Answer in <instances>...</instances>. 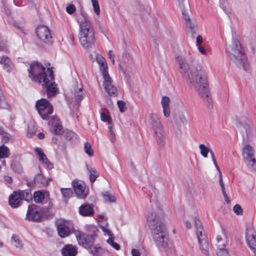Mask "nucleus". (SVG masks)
I'll list each match as a JSON object with an SVG mask.
<instances>
[{
  "label": "nucleus",
  "mask_w": 256,
  "mask_h": 256,
  "mask_svg": "<svg viewBox=\"0 0 256 256\" xmlns=\"http://www.w3.org/2000/svg\"><path fill=\"white\" fill-rule=\"evenodd\" d=\"M175 58L178 65V70L183 78L192 84L208 108H212V100L210 96L208 76L205 71L200 66L190 68L185 58L182 56L177 54Z\"/></svg>",
  "instance_id": "f257e3e1"
},
{
  "label": "nucleus",
  "mask_w": 256,
  "mask_h": 256,
  "mask_svg": "<svg viewBox=\"0 0 256 256\" xmlns=\"http://www.w3.org/2000/svg\"><path fill=\"white\" fill-rule=\"evenodd\" d=\"M165 218L163 210L158 206L153 207L147 216V222L152 238L159 248H166L168 245V237L164 225Z\"/></svg>",
  "instance_id": "f03ea898"
},
{
  "label": "nucleus",
  "mask_w": 256,
  "mask_h": 256,
  "mask_svg": "<svg viewBox=\"0 0 256 256\" xmlns=\"http://www.w3.org/2000/svg\"><path fill=\"white\" fill-rule=\"evenodd\" d=\"M76 20L79 24L78 38L84 48H89L94 44V32L93 26L86 14L81 10L76 14Z\"/></svg>",
  "instance_id": "7ed1b4c3"
},
{
  "label": "nucleus",
  "mask_w": 256,
  "mask_h": 256,
  "mask_svg": "<svg viewBox=\"0 0 256 256\" xmlns=\"http://www.w3.org/2000/svg\"><path fill=\"white\" fill-rule=\"evenodd\" d=\"M231 60L240 68L247 70L249 64L241 44L236 38H232V42L226 48Z\"/></svg>",
  "instance_id": "20e7f679"
},
{
  "label": "nucleus",
  "mask_w": 256,
  "mask_h": 256,
  "mask_svg": "<svg viewBox=\"0 0 256 256\" xmlns=\"http://www.w3.org/2000/svg\"><path fill=\"white\" fill-rule=\"evenodd\" d=\"M96 60L99 65L100 71L101 72L104 80L102 86L110 96H116L118 95V90L116 87L112 84V78L108 73V66L105 58L100 54H97Z\"/></svg>",
  "instance_id": "39448f33"
},
{
  "label": "nucleus",
  "mask_w": 256,
  "mask_h": 256,
  "mask_svg": "<svg viewBox=\"0 0 256 256\" xmlns=\"http://www.w3.org/2000/svg\"><path fill=\"white\" fill-rule=\"evenodd\" d=\"M29 76L32 80L38 82L40 83L46 84L54 78L52 70L45 68L38 62H34L28 70Z\"/></svg>",
  "instance_id": "423d86ee"
},
{
  "label": "nucleus",
  "mask_w": 256,
  "mask_h": 256,
  "mask_svg": "<svg viewBox=\"0 0 256 256\" xmlns=\"http://www.w3.org/2000/svg\"><path fill=\"white\" fill-rule=\"evenodd\" d=\"M148 122L157 144L160 146H164L166 142V137L160 117L156 114L151 113L149 115Z\"/></svg>",
  "instance_id": "0eeeda50"
},
{
  "label": "nucleus",
  "mask_w": 256,
  "mask_h": 256,
  "mask_svg": "<svg viewBox=\"0 0 256 256\" xmlns=\"http://www.w3.org/2000/svg\"><path fill=\"white\" fill-rule=\"evenodd\" d=\"M254 152V148L250 144H246L242 148V156L244 162L252 172L256 170V160Z\"/></svg>",
  "instance_id": "6e6552de"
},
{
  "label": "nucleus",
  "mask_w": 256,
  "mask_h": 256,
  "mask_svg": "<svg viewBox=\"0 0 256 256\" xmlns=\"http://www.w3.org/2000/svg\"><path fill=\"white\" fill-rule=\"evenodd\" d=\"M236 124L242 134L244 141L246 142L250 141L252 136V129L248 119L246 117L238 118Z\"/></svg>",
  "instance_id": "1a4fd4ad"
},
{
  "label": "nucleus",
  "mask_w": 256,
  "mask_h": 256,
  "mask_svg": "<svg viewBox=\"0 0 256 256\" xmlns=\"http://www.w3.org/2000/svg\"><path fill=\"white\" fill-rule=\"evenodd\" d=\"M38 114L44 120H48L49 115L53 112V106L46 99L42 98L38 100L36 104Z\"/></svg>",
  "instance_id": "9d476101"
},
{
  "label": "nucleus",
  "mask_w": 256,
  "mask_h": 256,
  "mask_svg": "<svg viewBox=\"0 0 256 256\" xmlns=\"http://www.w3.org/2000/svg\"><path fill=\"white\" fill-rule=\"evenodd\" d=\"M36 32L39 40L42 42L50 44L54 42V36L50 30L44 25L38 26Z\"/></svg>",
  "instance_id": "9b49d317"
},
{
  "label": "nucleus",
  "mask_w": 256,
  "mask_h": 256,
  "mask_svg": "<svg viewBox=\"0 0 256 256\" xmlns=\"http://www.w3.org/2000/svg\"><path fill=\"white\" fill-rule=\"evenodd\" d=\"M181 11L182 14V18L185 20L186 28L188 29L189 32L192 34V36H194L196 34L197 25L196 20H192L190 16L189 4L186 3L185 8H182Z\"/></svg>",
  "instance_id": "f8f14e48"
},
{
  "label": "nucleus",
  "mask_w": 256,
  "mask_h": 256,
  "mask_svg": "<svg viewBox=\"0 0 256 256\" xmlns=\"http://www.w3.org/2000/svg\"><path fill=\"white\" fill-rule=\"evenodd\" d=\"M74 233L76 238L78 244L86 248H88L94 244V237L96 234H86L82 232L75 230Z\"/></svg>",
  "instance_id": "ddd939ff"
},
{
  "label": "nucleus",
  "mask_w": 256,
  "mask_h": 256,
  "mask_svg": "<svg viewBox=\"0 0 256 256\" xmlns=\"http://www.w3.org/2000/svg\"><path fill=\"white\" fill-rule=\"evenodd\" d=\"M58 235L62 238L68 236L71 232L70 228L72 224L70 221L60 219L56 223Z\"/></svg>",
  "instance_id": "4468645a"
},
{
  "label": "nucleus",
  "mask_w": 256,
  "mask_h": 256,
  "mask_svg": "<svg viewBox=\"0 0 256 256\" xmlns=\"http://www.w3.org/2000/svg\"><path fill=\"white\" fill-rule=\"evenodd\" d=\"M44 211L36 205L29 206L26 214V219L29 220L38 222L44 214Z\"/></svg>",
  "instance_id": "2eb2a0df"
},
{
  "label": "nucleus",
  "mask_w": 256,
  "mask_h": 256,
  "mask_svg": "<svg viewBox=\"0 0 256 256\" xmlns=\"http://www.w3.org/2000/svg\"><path fill=\"white\" fill-rule=\"evenodd\" d=\"M246 242L256 256V232L252 228H248L246 233Z\"/></svg>",
  "instance_id": "dca6fc26"
},
{
  "label": "nucleus",
  "mask_w": 256,
  "mask_h": 256,
  "mask_svg": "<svg viewBox=\"0 0 256 256\" xmlns=\"http://www.w3.org/2000/svg\"><path fill=\"white\" fill-rule=\"evenodd\" d=\"M73 188L74 190L78 197L80 198H84L86 195L84 194L85 190V185L82 182L79 181H73Z\"/></svg>",
  "instance_id": "f3484780"
},
{
  "label": "nucleus",
  "mask_w": 256,
  "mask_h": 256,
  "mask_svg": "<svg viewBox=\"0 0 256 256\" xmlns=\"http://www.w3.org/2000/svg\"><path fill=\"white\" fill-rule=\"evenodd\" d=\"M48 124L52 126L56 134H60L63 132L62 126L60 124L59 118L56 116H52L49 121Z\"/></svg>",
  "instance_id": "a211bd4d"
},
{
  "label": "nucleus",
  "mask_w": 256,
  "mask_h": 256,
  "mask_svg": "<svg viewBox=\"0 0 256 256\" xmlns=\"http://www.w3.org/2000/svg\"><path fill=\"white\" fill-rule=\"evenodd\" d=\"M22 199L18 192H14L9 198V204L12 208H16L21 204Z\"/></svg>",
  "instance_id": "6ab92c4d"
},
{
  "label": "nucleus",
  "mask_w": 256,
  "mask_h": 256,
  "mask_svg": "<svg viewBox=\"0 0 256 256\" xmlns=\"http://www.w3.org/2000/svg\"><path fill=\"white\" fill-rule=\"evenodd\" d=\"M61 252L63 256H76L77 254V248L76 246L71 244H68L62 248Z\"/></svg>",
  "instance_id": "aec40b11"
},
{
  "label": "nucleus",
  "mask_w": 256,
  "mask_h": 256,
  "mask_svg": "<svg viewBox=\"0 0 256 256\" xmlns=\"http://www.w3.org/2000/svg\"><path fill=\"white\" fill-rule=\"evenodd\" d=\"M53 80H49L46 84L42 82V86H44L46 88V93L48 98H50L54 96L56 94L57 88L55 83L53 82Z\"/></svg>",
  "instance_id": "412c9836"
},
{
  "label": "nucleus",
  "mask_w": 256,
  "mask_h": 256,
  "mask_svg": "<svg viewBox=\"0 0 256 256\" xmlns=\"http://www.w3.org/2000/svg\"><path fill=\"white\" fill-rule=\"evenodd\" d=\"M170 99L168 97L164 96L162 98L161 104L162 108L164 115L165 117L168 118L170 116Z\"/></svg>",
  "instance_id": "4be33fe9"
},
{
  "label": "nucleus",
  "mask_w": 256,
  "mask_h": 256,
  "mask_svg": "<svg viewBox=\"0 0 256 256\" xmlns=\"http://www.w3.org/2000/svg\"><path fill=\"white\" fill-rule=\"evenodd\" d=\"M79 212L82 216H92L94 212L93 208L88 204L81 206L79 208Z\"/></svg>",
  "instance_id": "5701e85b"
},
{
  "label": "nucleus",
  "mask_w": 256,
  "mask_h": 256,
  "mask_svg": "<svg viewBox=\"0 0 256 256\" xmlns=\"http://www.w3.org/2000/svg\"><path fill=\"white\" fill-rule=\"evenodd\" d=\"M0 63L3 65L4 68L8 72H10L12 64L10 58L6 56H3L1 58Z\"/></svg>",
  "instance_id": "b1692460"
},
{
  "label": "nucleus",
  "mask_w": 256,
  "mask_h": 256,
  "mask_svg": "<svg viewBox=\"0 0 256 256\" xmlns=\"http://www.w3.org/2000/svg\"><path fill=\"white\" fill-rule=\"evenodd\" d=\"M74 94L76 100L77 102H80L84 97V93L83 91L82 87L81 86H79L77 85L74 89Z\"/></svg>",
  "instance_id": "393cba45"
},
{
  "label": "nucleus",
  "mask_w": 256,
  "mask_h": 256,
  "mask_svg": "<svg viewBox=\"0 0 256 256\" xmlns=\"http://www.w3.org/2000/svg\"><path fill=\"white\" fill-rule=\"evenodd\" d=\"M12 244L15 248L22 250L24 244L20 236L16 234H13L11 238Z\"/></svg>",
  "instance_id": "a878e982"
},
{
  "label": "nucleus",
  "mask_w": 256,
  "mask_h": 256,
  "mask_svg": "<svg viewBox=\"0 0 256 256\" xmlns=\"http://www.w3.org/2000/svg\"><path fill=\"white\" fill-rule=\"evenodd\" d=\"M87 170L89 172L90 180L92 183H94L99 176V174L95 168L88 165L87 166Z\"/></svg>",
  "instance_id": "bb28decb"
},
{
  "label": "nucleus",
  "mask_w": 256,
  "mask_h": 256,
  "mask_svg": "<svg viewBox=\"0 0 256 256\" xmlns=\"http://www.w3.org/2000/svg\"><path fill=\"white\" fill-rule=\"evenodd\" d=\"M10 156V150L8 147L2 145L0 146V158H7Z\"/></svg>",
  "instance_id": "cd10ccee"
},
{
  "label": "nucleus",
  "mask_w": 256,
  "mask_h": 256,
  "mask_svg": "<svg viewBox=\"0 0 256 256\" xmlns=\"http://www.w3.org/2000/svg\"><path fill=\"white\" fill-rule=\"evenodd\" d=\"M198 148L200 150V153L201 155L204 158H207L208 153L210 152V148L206 146L204 144H200Z\"/></svg>",
  "instance_id": "c85d7f7f"
},
{
  "label": "nucleus",
  "mask_w": 256,
  "mask_h": 256,
  "mask_svg": "<svg viewBox=\"0 0 256 256\" xmlns=\"http://www.w3.org/2000/svg\"><path fill=\"white\" fill-rule=\"evenodd\" d=\"M34 180L36 184H41L44 186L48 184V180H46L41 174H36L34 178Z\"/></svg>",
  "instance_id": "c756f323"
},
{
  "label": "nucleus",
  "mask_w": 256,
  "mask_h": 256,
  "mask_svg": "<svg viewBox=\"0 0 256 256\" xmlns=\"http://www.w3.org/2000/svg\"><path fill=\"white\" fill-rule=\"evenodd\" d=\"M196 234L200 246H201V244H202V241L205 240V235L204 234V228H200V230H196Z\"/></svg>",
  "instance_id": "7c9ffc66"
},
{
  "label": "nucleus",
  "mask_w": 256,
  "mask_h": 256,
  "mask_svg": "<svg viewBox=\"0 0 256 256\" xmlns=\"http://www.w3.org/2000/svg\"><path fill=\"white\" fill-rule=\"evenodd\" d=\"M18 192L20 195L22 200L28 201L32 200V194L28 190L19 191Z\"/></svg>",
  "instance_id": "2f4dec72"
},
{
  "label": "nucleus",
  "mask_w": 256,
  "mask_h": 256,
  "mask_svg": "<svg viewBox=\"0 0 256 256\" xmlns=\"http://www.w3.org/2000/svg\"><path fill=\"white\" fill-rule=\"evenodd\" d=\"M44 198V194L40 192H36L34 194V201L36 203L41 202Z\"/></svg>",
  "instance_id": "473e14b6"
},
{
  "label": "nucleus",
  "mask_w": 256,
  "mask_h": 256,
  "mask_svg": "<svg viewBox=\"0 0 256 256\" xmlns=\"http://www.w3.org/2000/svg\"><path fill=\"white\" fill-rule=\"evenodd\" d=\"M84 152L89 156H94V150L92 148L91 145L88 142L84 144Z\"/></svg>",
  "instance_id": "72a5a7b5"
},
{
  "label": "nucleus",
  "mask_w": 256,
  "mask_h": 256,
  "mask_svg": "<svg viewBox=\"0 0 256 256\" xmlns=\"http://www.w3.org/2000/svg\"><path fill=\"white\" fill-rule=\"evenodd\" d=\"M35 152L39 156V160L42 162L47 158L46 154L44 153L43 150L39 148H35Z\"/></svg>",
  "instance_id": "f704fd0d"
},
{
  "label": "nucleus",
  "mask_w": 256,
  "mask_h": 256,
  "mask_svg": "<svg viewBox=\"0 0 256 256\" xmlns=\"http://www.w3.org/2000/svg\"><path fill=\"white\" fill-rule=\"evenodd\" d=\"M60 191L63 197L64 198H69L72 194V191L70 188H62Z\"/></svg>",
  "instance_id": "c9c22d12"
},
{
  "label": "nucleus",
  "mask_w": 256,
  "mask_h": 256,
  "mask_svg": "<svg viewBox=\"0 0 256 256\" xmlns=\"http://www.w3.org/2000/svg\"><path fill=\"white\" fill-rule=\"evenodd\" d=\"M36 132V128L34 124H30L28 126L27 132V136L31 138L34 136Z\"/></svg>",
  "instance_id": "e433bc0d"
},
{
  "label": "nucleus",
  "mask_w": 256,
  "mask_h": 256,
  "mask_svg": "<svg viewBox=\"0 0 256 256\" xmlns=\"http://www.w3.org/2000/svg\"><path fill=\"white\" fill-rule=\"evenodd\" d=\"M102 196H104V199L106 202H114L116 201L114 196L113 195L109 194L108 192L104 193L102 194Z\"/></svg>",
  "instance_id": "4c0bfd02"
},
{
  "label": "nucleus",
  "mask_w": 256,
  "mask_h": 256,
  "mask_svg": "<svg viewBox=\"0 0 256 256\" xmlns=\"http://www.w3.org/2000/svg\"><path fill=\"white\" fill-rule=\"evenodd\" d=\"M108 129L110 130V139L112 142H114L116 138L114 132L112 130V124L108 122Z\"/></svg>",
  "instance_id": "58836bf2"
},
{
  "label": "nucleus",
  "mask_w": 256,
  "mask_h": 256,
  "mask_svg": "<svg viewBox=\"0 0 256 256\" xmlns=\"http://www.w3.org/2000/svg\"><path fill=\"white\" fill-rule=\"evenodd\" d=\"M176 122H180L181 124H182L184 126H185L187 124L188 120L184 114H180L176 116Z\"/></svg>",
  "instance_id": "ea45409f"
},
{
  "label": "nucleus",
  "mask_w": 256,
  "mask_h": 256,
  "mask_svg": "<svg viewBox=\"0 0 256 256\" xmlns=\"http://www.w3.org/2000/svg\"><path fill=\"white\" fill-rule=\"evenodd\" d=\"M107 242L110 244L112 248H114L115 250H118L120 249V246L114 242V236H110L107 240Z\"/></svg>",
  "instance_id": "a19ab883"
},
{
  "label": "nucleus",
  "mask_w": 256,
  "mask_h": 256,
  "mask_svg": "<svg viewBox=\"0 0 256 256\" xmlns=\"http://www.w3.org/2000/svg\"><path fill=\"white\" fill-rule=\"evenodd\" d=\"M11 167L15 172H17L18 173L20 174L22 172V169L20 165L18 162H13L11 164Z\"/></svg>",
  "instance_id": "79ce46f5"
},
{
  "label": "nucleus",
  "mask_w": 256,
  "mask_h": 256,
  "mask_svg": "<svg viewBox=\"0 0 256 256\" xmlns=\"http://www.w3.org/2000/svg\"><path fill=\"white\" fill-rule=\"evenodd\" d=\"M94 12L98 15L100 13V6L98 0H91Z\"/></svg>",
  "instance_id": "37998d69"
},
{
  "label": "nucleus",
  "mask_w": 256,
  "mask_h": 256,
  "mask_svg": "<svg viewBox=\"0 0 256 256\" xmlns=\"http://www.w3.org/2000/svg\"><path fill=\"white\" fill-rule=\"evenodd\" d=\"M100 226L102 230L104 232V234H107L110 237L113 236L112 232L108 228H107V224H106L105 225H100Z\"/></svg>",
  "instance_id": "c03bdc74"
},
{
  "label": "nucleus",
  "mask_w": 256,
  "mask_h": 256,
  "mask_svg": "<svg viewBox=\"0 0 256 256\" xmlns=\"http://www.w3.org/2000/svg\"><path fill=\"white\" fill-rule=\"evenodd\" d=\"M117 104L119 108L120 111L121 112H124L126 110L127 108L125 102L122 100H118L117 102Z\"/></svg>",
  "instance_id": "a18cd8bd"
},
{
  "label": "nucleus",
  "mask_w": 256,
  "mask_h": 256,
  "mask_svg": "<svg viewBox=\"0 0 256 256\" xmlns=\"http://www.w3.org/2000/svg\"><path fill=\"white\" fill-rule=\"evenodd\" d=\"M8 107V104L4 96L0 94V108H6Z\"/></svg>",
  "instance_id": "49530a36"
},
{
  "label": "nucleus",
  "mask_w": 256,
  "mask_h": 256,
  "mask_svg": "<svg viewBox=\"0 0 256 256\" xmlns=\"http://www.w3.org/2000/svg\"><path fill=\"white\" fill-rule=\"evenodd\" d=\"M200 248L202 251H204V254L208 255V243L205 240L202 241V244H201V246H200Z\"/></svg>",
  "instance_id": "de8ad7c7"
},
{
  "label": "nucleus",
  "mask_w": 256,
  "mask_h": 256,
  "mask_svg": "<svg viewBox=\"0 0 256 256\" xmlns=\"http://www.w3.org/2000/svg\"><path fill=\"white\" fill-rule=\"evenodd\" d=\"M216 254L219 256H228V253L226 249L224 248H220L217 252Z\"/></svg>",
  "instance_id": "09e8293b"
},
{
  "label": "nucleus",
  "mask_w": 256,
  "mask_h": 256,
  "mask_svg": "<svg viewBox=\"0 0 256 256\" xmlns=\"http://www.w3.org/2000/svg\"><path fill=\"white\" fill-rule=\"evenodd\" d=\"M233 210L234 212L237 215L242 214V210L241 208V206L238 204H236L234 206Z\"/></svg>",
  "instance_id": "8fccbe9b"
},
{
  "label": "nucleus",
  "mask_w": 256,
  "mask_h": 256,
  "mask_svg": "<svg viewBox=\"0 0 256 256\" xmlns=\"http://www.w3.org/2000/svg\"><path fill=\"white\" fill-rule=\"evenodd\" d=\"M101 250V248L99 246H96L91 249V253L94 256H99L98 254Z\"/></svg>",
  "instance_id": "3c124183"
},
{
  "label": "nucleus",
  "mask_w": 256,
  "mask_h": 256,
  "mask_svg": "<svg viewBox=\"0 0 256 256\" xmlns=\"http://www.w3.org/2000/svg\"><path fill=\"white\" fill-rule=\"evenodd\" d=\"M66 10L68 14H72L76 11V7L72 4H69L66 6Z\"/></svg>",
  "instance_id": "603ef678"
},
{
  "label": "nucleus",
  "mask_w": 256,
  "mask_h": 256,
  "mask_svg": "<svg viewBox=\"0 0 256 256\" xmlns=\"http://www.w3.org/2000/svg\"><path fill=\"white\" fill-rule=\"evenodd\" d=\"M1 135L2 136V140L4 142H8L11 137L10 135L6 132H4Z\"/></svg>",
  "instance_id": "864d4df0"
},
{
  "label": "nucleus",
  "mask_w": 256,
  "mask_h": 256,
  "mask_svg": "<svg viewBox=\"0 0 256 256\" xmlns=\"http://www.w3.org/2000/svg\"><path fill=\"white\" fill-rule=\"evenodd\" d=\"M194 226L196 228V230H200V228H203V227L202 226V224L200 222V221L196 218H195L194 220Z\"/></svg>",
  "instance_id": "5fc2aeb1"
},
{
  "label": "nucleus",
  "mask_w": 256,
  "mask_h": 256,
  "mask_svg": "<svg viewBox=\"0 0 256 256\" xmlns=\"http://www.w3.org/2000/svg\"><path fill=\"white\" fill-rule=\"evenodd\" d=\"M42 163L44 164L46 168L49 170H51L54 168L53 164L50 162L48 158L45 160Z\"/></svg>",
  "instance_id": "6e6d98bb"
},
{
  "label": "nucleus",
  "mask_w": 256,
  "mask_h": 256,
  "mask_svg": "<svg viewBox=\"0 0 256 256\" xmlns=\"http://www.w3.org/2000/svg\"><path fill=\"white\" fill-rule=\"evenodd\" d=\"M8 50L7 45L5 41H0V50L6 52Z\"/></svg>",
  "instance_id": "4d7b16f0"
},
{
  "label": "nucleus",
  "mask_w": 256,
  "mask_h": 256,
  "mask_svg": "<svg viewBox=\"0 0 256 256\" xmlns=\"http://www.w3.org/2000/svg\"><path fill=\"white\" fill-rule=\"evenodd\" d=\"M76 136V134L72 132H68L66 134V137L67 140H70Z\"/></svg>",
  "instance_id": "13d9d810"
},
{
  "label": "nucleus",
  "mask_w": 256,
  "mask_h": 256,
  "mask_svg": "<svg viewBox=\"0 0 256 256\" xmlns=\"http://www.w3.org/2000/svg\"><path fill=\"white\" fill-rule=\"evenodd\" d=\"M210 155H211V158H212V160L215 166L216 167L217 170H219V166H218L217 163H216V160L214 158V152H212V150H210Z\"/></svg>",
  "instance_id": "bf43d9fd"
},
{
  "label": "nucleus",
  "mask_w": 256,
  "mask_h": 256,
  "mask_svg": "<svg viewBox=\"0 0 256 256\" xmlns=\"http://www.w3.org/2000/svg\"><path fill=\"white\" fill-rule=\"evenodd\" d=\"M178 3L179 6L182 10V8H185L186 3L188 4L186 0H176Z\"/></svg>",
  "instance_id": "052dcab7"
},
{
  "label": "nucleus",
  "mask_w": 256,
  "mask_h": 256,
  "mask_svg": "<svg viewBox=\"0 0 256 256\" xmlns=\"http://www.w3.org/2000/svg\"><path fill=\"white\" fill-rule=\"evenodd\" d=\"M100 119L103 122L108 121V122H110V121L108 120V118L105 114L104 112H102L100 114Z\"/></svg>",
  "instance_id": "680f3d73"
},
{
  "label": "nucleus",
  "mask_w": 256,
  "mask_h": 256,
  "mask_svg": "<svg viewBox=\"0 0 256 256\" xmlns=\"http://www.w3.org/2000/svg\"><path fill=\"white\" fill-rule=\"evenodd\" d=\"M132 256H140V252L138 250L135 248L132 249Z\"/></svg>",
  "instance_id": "e2e57ef3"
},
{
  "label": "nucleus",
  "mask_w": 256,
  "mask_h": 256,
  "mask_svg": "<svg viewBox=\"0 0 256 256\" xmlns=\"http://www.w3.org/2000/svg\"><path fill=\"white\" fill-rule=\"evenodd\" d=\"M218 174H219V178H220V180H219V182H220V184L221 186H224V184L223 182V180H222V172L220 170V169L219 168V170H218Z\"/></svg>",
  "instance_id": "0e129e2a"
},
{
  "label": "nucleus",
  "mask_w": 256,
  "mask_h": 256,
  "mask_svg": "<svg viewBox=\"0 0 256 256\" xmlns=\"http://www.w3.org/2000/svg\"><path fill=\"white\" fill-rule=\"evenodd\" d=\"M226 0H220V6L224 10L226 8Z\"/></svg>",
  "instance_id": "69168bd1"
},
{
  "label": "nucleus",
  "mask_w": 256,
  "mask_h": 256,
  "mask_svg": "<svg viewBox=\"0 0 256 256\" xmlns=\"http://www.w3.org/2000/svg\"><path fill=\"white\" fill-rule=\"evenodd\" d=\"M5 182H8L9 184H11L12 182V177L8 176H5L4 178Z\"/></svg>",
  "instance_id": "338daca9"
},
{
  "label": "nucleus",
  "mask_w": 256,
  "mask_h": 256,
  "mask_svg": "<svg viewBox=\"0 0 256 256\" xmlns=\"http://www.w3.org/2000/svg\"><path fill=\"white\" fill-rule=\"evenodd\" d=\"M196 42L198 46H200L202 43V37L199 35L196 37Z\"/></svg>",
  "instance_id": "774afa93"
}]
</instances>
